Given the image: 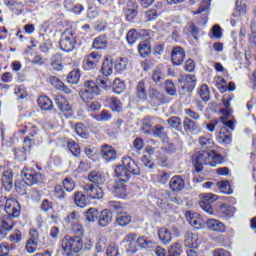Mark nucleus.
<instances>
[{"label": "nucleus", "mask_w": 256, "mask_h": 256, "mask_svg": "<svg viewBox=\"0 0 256 256\" xmlns=\"http://www.w3.org/2000/svg\"><path fill=\"white\" fill-rule=\"evenodd\" d=\"M199 144L203 151L195 153L192 157V163L197 173L203 171V165L217 167V165H223L225 163L223 155L217 153L215 150H210L215 145L213 139L208 136H201L199 138Z\"/></svg>", "instance_id": "obj_1"}, {"label": "nucleus", "mask_w": 256, "mask_h": 256, "mask_svg": "<svg viewBox=\"0 0 256 256\" xmlns=\"http://www.w3.org/2000/svg\"><path fill=\"white\" fill-rule=\"evenodd\" d=\"M115 173L119 181L127 183L129 179H131V175H134L135 177L141 175V169L131 156H125L122 158V165L116 167Z\"/></svg>", "instance_id": "obj_2"}, {"label": "nucleus", "mask_w": 256, "mask_h": 256, "mask_svg": "<svg viewBox=\"0 0 256 256\" xmlns=\"http://www.w3.org/2000/svg\"><path fill=\"white\" fill-rule=\"evenodd\" d=\"M62 249L66 256L77 255L83 249V239L79 236L66 235L62 240Z\"/></svg>", "instance_id": "obj_3"}, {"label": "nucleus", "mask_w": 256, "mask_h": 256, "mask_svg": "<svg viewBox=\"0 0 256 256\" xmlns=\"http://www.w3.org/2000/svg\"><path fill=\"white\" fill-rule=\"evenodd\" d=\"M100 71L102 74L97 77L96 82L102 89L107 90L111 85L109 75H113V60L111 58H105Z\"/></svg>", "instance_id": "obj_4"}, {"label": "nucleus", "mask_w": 256, "mask_h": 256, "mask_svg": "<svg viewBox=\"0 0 256 256\" xmlns=\"http://www.w3.org/2000/svg\"><path fill=\"white\" fill-rule=\"evenodd\" d=\"M79 95L84 103H91L95 97L101 95V89H99L97 83L89 80L85 82L84 89L80 91Z\"/></svg>", "instance_id": "obj_5"}, {"label": "nucleus", "mask_w": 256, "mask_h": 256, "mask_svg": "<svg viewBox=\"0 0 256 256\" xmlns=\"http://www.w3.org/2000/svg\"><path fill=\"white\" fill-rule=\"evenodd\" d=\"M75 45H77V35L75 31L66 29L61 35L60 49L66 53H71V51L75 49Z\"/></svg>", "instance_id": "obj_6"}, {"label": "nucleus", "mask_w": 256, "mask_h": 256, "mask_svg": "<svg viewBox=\"0 0 256 256\" xmlns=\"http://www.w3.org/2000/svg\"><path fill=\"white\" fill-rule=\"evenodd\" d=\"M174 237H180L179 229L173 226L170 229L161 228L158 230L159 241L162 242L163 245H169L171 241H173Z\"/></svg>", "instance_id": "obj_7"}, {"label": "nucleus", "mask_w": 256, "mask_h": 256, "mask_svg": "<svg viewBox=\"0 0 256 256\" xmlns=\"http://www.w3.org/2000/svg\"><path fill=\"white\" fill-rule=\"evenodd\" d=\"M217 201V195L215 194H203L202 199L199 201V207L208 215H214L213 203Z\"/></svg>", "instance_id": "obj_8"}, {"label": "nucleus", "mask_w": 256, "mask_h": 256, "mask_svg": "<svg viewBox=\"0 0 256 256\" xmlns=\"http://www.w3.org/2000/svg\"><path fill=\"white\" fill-rule=\"evenodd\" d=\"M29 236L30 238L26 242L25 249L27 253L33 255V253L37 251L39 243H41V240L39 239V231H37L35 228H32L30 229Z\"/></svg>", "instance_id": "obj_9"}, {"label": "nucleus", "mask_w": 256, "mask_h": 256, "mask_svg": "<svg viewBox=\"0 0 256 256\" xmlns=\"http://www.w3.org/2000/svg\"><path fill=\"white\" fill-rule=\"evenodd\" d=\"M22 179L26 185H37V183H43V174L32 170L22 171Z\"/></svg>", "instance_id": "obj_10"}, {"label": "nucleus", "mask_w": 256, "mask_h": 256, "mask_svg": "<svg viewBox=\"0 0 256 256\" xmlns=\"http://www.w3.org/2000/svg\"><path fill=\"white\" fill-rule=\"evenodd\" d=\"M54 103L57 105L59 111L65 113L68 117H73V107L63 95L54 96Z\"/></svg>", "instance_id": "obj_11"}, {"label": "nucleus", "mask_w": 256, "mask_h": 256, "mask_svg": "<svg viewBox=\"0 0 256 256\" xmlns=\"http://www.w3.org/2000/svg\"><path fill=\"white\" fill-rule=\"evenodd\" d=\"M83 190L86 193L88 199H103L105 197V193L103 189L99 186H94L93 184H85L83 186Z\"/></svg>", "instance_id": "obj_12"}, {"label": "nucleus", "mask_w": 256, "mask_h": 256, "mask_svg": "<svg viewBox=\"0 0 256 256\" xmlns=\"http://www.w3.org/2000/svg\"><path fill=\"white\" fill-rule=\"evenodd\" d=\"M100 157H102L103 161L106 163H112V161L117 159V150L111 145L103 144L100 148Z\"/></svg>", "instance_id": "obj_13"}, {"label": "nucleus", "mask_w": 256, "mask_h": 256, "mask_svg": "<svg viewBox=\"0 0 256 256\" xmlns=\"http://www.w3.org/2000/svg\"><path fill=\"white\" fill-rule=\"evenodd\" d=\"M99 61H101L100 54L97 52H92L83 60V69L85 71H92V69H97Z\"/></svg>", "instance_id": "obj_14"}, {"label": "nucleus", "mask_w": 256, "mask_h": 256, "mask_svg": "<svg viewBox=\"0 0 256 256\" xmlns=\"http://www.w3.org/2000/svg\"><path fill=\"white\" fill-rule=\"evenodd\" d=\"M149 84V79L144 78L136 84L135 95L138 101H147V85Z\"/></svg>", "instance_id": "obj_15"}, {"label": "nucleus", "mask_w": 256, "mask_h": 256, "mask_svg": "<svg viewBox=\"0 0 256 256\" xmlns=\"http://www.w3.org/2000/svg\"><path fill=\"white\" fill-rule=\"evenodd\" d=\"M123 243L127 244L128 253H137L139 251V238H137V234L130 233L126 235L123 239Z\"/></svg>", "instance_id": "obj_16"}, {"label": "nucleus", "mask_w": 256, "mask_h": 256, "mask_svg": "<svg viewBox=\"0 0 256 256\" xmlns=\"http://www.w3.org/2000/svg\"><path fill=\"white\" fill-rule=\"evenodd\" d=\"M182 89L188 91V93H193V89H195L197 85V76L194 74H187L182 77Z\"/></svg>", "instance_id": "obj_17"}, {"label": "nucleus", "mask_w": 256, "mask_h": 256, "mask_svg": "<svg viewBox=\"0 0 256 256\" xmlns=\"http://www.w3.org/2000/svg\"><path fill=\"white\" fill-rule=\"evenodd\" d=\"M184 245L188 249H197L199 247V235L191 231L185 233Z\"/></svg>", "instance_id": "obj_18"}, {"label": "nucleus", "mask_w": 256, "mask_h": 256, "mask_svg": "<svg viewBox=\"0 0 256 256\" xmlns=\"http://www.w3.org/2000/svg\"><path fill=\"white\" fill-rule=\"evenodd\" d=\"M171 61L173 65H182L185 61V50L180 46L174 47L172 49Z\"/></svg>", "instance_id": "obj_19"}, {"label": "nucleus", "mask_w": 256, "mask_h": 256, "mask_svg": "<svg viewBox=\"0 0 256 256\" xmlns=\"http://www.w3.org/2000/svg\"><path fill=\"white\" fill-rule=\"evenodd\" d=\"M113 221V212L109 209H104L100 212L98 216V225L99 227H107L111 225Z\"/></svg>", "instance_id": "obj_20"}, {"label": "nucleus", "mask_w": 256, "mask_h": 256, "mask_svg": "<svg viewBox=\"0 0 256 256\" xmlns=\"http://www.w3.org/2000/svg\"><path fill=\"white\" fill-rule=\"evenodd\" d=\"M169 187L171 191L175 193H179V191H183L185 189V180L179 175L171 178L169 182Z\"/></svg>", "instance_id": "obj_21"}, {"label": "nucleus", "mask_w": 256, "mask_h": 256, "mask_svg": "<svg viewBox=\"0 0 256 256\" xmlns=\"http://www.w3.org/2000/svg\"><path fill=\"white\" fill-rule=\"evenodd\" d=\"M186 219L194 229H203L205 227V221L201 218L195 217L194 213L186 212Z\"/></svg>", "instance_id": "obj_22"}, {"label": "nucleus", "mask_w": 256, "mask_h": 256, "mask_svg": "<svg viewBox=\"0 0 256 256\" xmlns=\"http://www.w3.org/2000/svg\"><path fill=\"white\" fill-rule=\"evenodd\" d=\"M206 226L208 227V229H211V231H216L217 233H225V231H227V227H225V224L215 219L207 220Z\"/></svg>", "instance_id": "obj_23"}, {"label": "nucleus", "mask_w": 256, "mask_h": 256, "mask_svg": "<svg viewBox=\"0 0 256 256\" xmlns=\"http://www.w3.org/2000/svg\"><path fill=\"white\" fill-rule=\"evenodd\" d=\"M217 141L220 145H231L232 138L227 127H222L220 129Z\"/></svg>", "instance_id": "obj_24"}, {"label": "nucleus", "mask_w": 256, "mask_h": 256, "mask_svg": "<svg viewBox=\"0 0 256 256\" xmlns=\"http://www.w3.org/2000/svg\"><path fill=\"white\" fill-rule=\"evenodd\" d=\"M74 202L77 207H80V209H85V207L89 205V197L83 194V192H75Z\"/></svg>", "instance_id": "obj_25"}, {"label": "nucleus", "mask_w": 256, "mask_h": 256, "mask_svg": "<svg viewBox=\"0 0 256 256\" xmlns=\"http://www.w3.org/2000/svg\"><path fill=\"white\" fill-rule=\"evenodd\" d=\"M137 13V5L132 2L128 3L125 9L126 21L133 23L135 17H137Z\"/></svg>", "instance_id": "obj_26"}, {"label": "nucleus", "mask_w": 256, "mask_h": 256, "mask_svg": "<svg viewBox=\"0 0 256 256\" xmlns=\"http://www.w3.org/2000/svg\"><path fill=\"white\" fill-rule=\"evenodd\" d=\"M88 180L90 183H94V185H104L105 184V175L101 172L92 171L88 175Z\"/></svg>", "instance_id": "obj_27"}, {"label": "nucleus", "mask_w": 256, "mask_h": 256, "mask_svg": "<svg viewBox=\"0 0 256 256\" xmlns=\"http://www.w3.org/2000/svg\"><path fill=\"white\" fill-rule=\"evenodd\" d=\"M155 125V118L153 116H147L143 119L141 130L144 135H151V128Z\"/></svg>", "instance_id": "obj_28"}, {"label": "nucleus", "mask_w": 256, "mask_h": 256, "mask_svg": "<svg viewBox=\"0 0 256 256\" xmlns=\"http://www.w3.org/2000/svg\"><path fill=\"white\" fill-rule=\"evenodd\" d=\"M183 127L185 133H195V131H199V124L187 117L183 121Z\"/></svg>", "instance_id": "obj_29"}, {"label": "nucleus", "mask_w": 256, "mask_h": 256, "mask_svg": "<svg viewBox=\"0 0 256 256\" xmlns=\"http://www.w3.org/2000/svg\"><path fill=\"white\" fill-rule=\"evenodd\" d=\"M219 213L225 219H231V217L235 215V207L228 204H222Z\"/></svg>", "instance_id": "obj_30"}, {"label": "nucleus", "mask_w": 256, "mask_h": 256, "mask_svg": "<svg viewBox=\"0 0 256 256\" xmlns=\"http://www.w3.org/2000/svg\"><path fill=\"white\" fill-rule=\"evenodd\" d=\"M131 215L127 212H118L117 216H116V223L120 226V227H126V225H129V223H131Z\"/></svg>", "instance_id": "obj_31"}, {"label": "nucleus", "mask_w": 256, "mask_h": 256, "mask_svg": "<svg viewBox=\"0 0 256 256\" xmlns=\"http://www.w3.org/2000/svg\"><path fill=\"white\" fill-rule=\"evenodd\" d=\"M148 95L151 101H156L157 103H165V94L161 93L156 88H150L148 90Z\"/></svg>", "instance_id": "obj_32"}, {"label": "nucleus", "mask_w": 256, "mask_h": 256, "mask_svg": "<svg viewBox=\"0 0 256 256\" xmlns=\"http://www.w3.org/2000/svg\"><path fill=\"white\" fill-rule=\"evenodd\" d=\"M38 107L43 111H51L53 109V101L47 96H40L38 98Z\"/></svg>", "instance_id": "obj_33"}, {"label": "nucleus", "mask_w": 256, "mask_h": 256, "mask_svg": "<svg viewBox=\"0 0 256 256\" xmlns=\"http://www.w3.org/2000/svg\"><path fill=\"white\" fill-rule=\"evenodd\" d=\"M63 56L60 53L55 54L51 58V67L54 69V71H63Z\"/></svg>", "instance_id": "obj_34"}, {"label": "nucleus", "mask_w": 256, "mask_h": 256, "mask_svg": "<svg viewBox=\"0 0 256 256\" xmlns=\"http://www.w3.org/2000/svg\"><path fill=\"white\" fill-rule=\"evenodd\" d=\"M99 215L100 212L96 208H89L85 212V218L88 221V223H95V221H99Z\"/></svg>", "instance_id": "obj_35"}, {"label": "nucleus", "mask_w": 256, "mask_h": 256, "mask_svg": "<svg viewBox=\"0 0 256 256\" xmlns=\"http://www.w3.org/2000/svg\"><path fill=\"white\" fill-rule=\"evenodd\" d=\"M114 187V193H116L117 197H120V199H125L127 197V186L125 185V182L119 180Z\"/></svg>", "instance_id": "obj_36"}, {"label": "nucleus", "mask_w": 256, "mask_h": 256, "mask_svg": "<svg viewBox=\"0 0 256 256\" xmlns=\"http://www.w3.org/2000/svg\"><path fill=\"white\" fill-rule=\"evenodd\" d=\"M138 52L141 57H148L151 54V43L149 41L140 42Z\"/></svg>", "instance_id": "obj_37"}, {"label": "nucleus", "mask_w": 256, "mask_h": 256, "mask_svg": "<svg viewBox=\"0 0 256 256\" xmlns=\"http://www.w3.org/2000/svg\"><path fill=\"white\" fill-rule=\"evenodd\" d=\"M217 187L220 190L221 193L224 195H231L233 194V189L231 188V184L227 180H223L220 182H217Z\"/></svg>", "instance_id": "obj_38"}, {"label": "nucleus", "mask_w": 256, "mask_h": 256, "mask_svg": "<svg viewBox=\"0 0 256 256\" xmlns=\"http://www.w3.org/2000/svg\"><path fill=\"white\" fill-rule=\"evenodd\" d=\"M168 125H170L171 129H175V131H182L183 129V122L181 118L177 116L170 117L167 120Z\"/></svg>", "instance_id": "obj_39"}, {"label": "nucleus", "mask_w": 256, "mask_h": 256, "mask_svg": "<svg viewBox=\"0 0 256 256\" xmlns=\"http://www.w3.org/2000/svg\"><path fill=\"white\" fill-rule=\"evenodd\" d=\"M138 246L140 249H153V247H155V242L145 236H142L138 238Z\"/></svg>", "instance_id": "obj_40"}, {"label": "nucleus", "mask_w": 256, "mask_h": 256, "mask_svg": "<svg viewBox=\"0 0 256 256\" xmlns=\"http://www.w3.org/2000/svg\"><path fill=\"white\" fill-rule=\"evenodd\" d=\"M163 196L165 197V201H170L171 203H176V205H183V199L177 195H173V193L165 190L163 192Z\"/></svg>", "instance_id": "obj_41"}, {"label": "nucleus", "mask_w": 256, "mask_h": 256, "mask_svg": "<svg viewBox=\"0 0 256 256\" xmlns=\"http://www.w3.org/2000/svg\"><path fill=\"white\" fill-rule=\"evenodd\" d=\"M79 79H81V71H79V69L72 70L67 76V81L71 85H77Z\"/></svg>", "instance_id": "obj_42"}, {"label": "nucleus", "mask_w": 256, "mask_h": 256, "mask_svg": "<svg viewBox=\"0 0 256 256\" xmlns=\"http://www.w3.org/2000/svg\"><path fill=\"white\" fill-rule=\"evenodd\" d=\"M110 109L116 113H121L123 111V103L119 98L112 97L110 98Z\"/></svg>", "instance_id": "obj_43"}, {"label": "nucleus", "mask_w": 256, "mask_h": 256, "mask_svg": "<svg viewBox=\"0 0 256 256\" xmlns=\"http://www.w3.org/2000/svg\"><path fill=\"white\" fill-rule=\"evenodd\" d=\"M112 89L116 95H121V93L125 91V82L121 81L119 78H116L112 83Z\"/></svg>", "instance_id": "obj_44"}, {"label": "nucleus", "mask_w": 256, "mask_h": 256, "mask_svg": "<svg viewBox=\"0 0 256 256\" xmlns=\"http://www.w3.org/2000/svg\"><path fill=\"white\" fill-rule=\"evenodd\" d=\"M92 47L94 49H105L107 47V36H98L94 39Z\"/></svg>", "instance_id": "obj_45"}, {"label": "nucleus", "mask_w": 256, "mask_h": 256, "mask_svg": "<svg viewBox=\"0 0 256 256\" xmlns=\"http://www.w3.org/2000/svg\"><path fill=\"white\" fill-rule=\"evenodd\" d=\"M247 4H243L241 1H236V8L233 12V17H241V15H246Z\"/></svg>", "instance_id": "obj_46"}, {"label": "nucleus", "mask_w": 256, "mask_h": 256, "mask_svg": "<svg viewBox=\"0 0 256 256\" xmlns=\"http://www.w3.org/2000/svg\"><path fill=\"white\" fill-rule=\"evenodd\" d=\"M164 89L167 95H170V97H175V95H177V89L175 88V84L170 79L165 81Z\"/></svg>", "instance_id": "obj_47"}, {"label": "nucleus", "mask_w": 256, "mask_h": 256, "mask_svg": "<svg viewBox=\"0 0 256 256\" xmlns=\"http://www.w3.org/2000/svg\"><path fill=\"white\" fill-rule=\"evenodd\" d=\"M198 93L202 101H205L206 103L207 101H209V99H211V92L209 91V86H207L206 84H203L200 87Z\"/></svg>", "instance_id": "obj_48"}, {"label": "nucleus", "mask_w": 256, "mask_h": 256, "mask_svg": "<svg viewBox=\"0 0 256 256\" xmlns=\"http://www.w3.org/2000/svg\"><path fill=\"white\" fill-rule=\"evenodd\" d=\"M137 39H139V32L135 29H131L128 31L126 35V41L129 45H135L137 43Z\"/></svg>", "instance_id": "obj_49"}, {"label": "nucleus", "mask_w": 256, "mask_h": 256, "mask_svg": "<svg viewBox=\"0 0 256 256\" xmlns=\"http://www.w3.org/2000/svg\"><path fill=\"white\" fill-rule=\"evenodd\" d=\"M67 147L74 157H79L81 155V147L75 141L68 142Z\"/></svg>", "instance_id": "obj_50"}, {"label": "nucleus", "mask_w": 256, "mask_h": 256, "mask_svg": "<svg viewBox=\"0 0 256 256\" xmlns=\"http://www.w3.org/2000/svg\"><path fill=\"white\" fill-rule=\"evenodd\" d=\"M151 79L156 85H161V82L165 79V74H163L161 70L155 69L152 73Z\"/></svg>", "instance_id": "obj_51"}, {"label": "nucleus", "mask_w": 256, "mask_h": 256, "mask_svg": "<svg viewBox=\"0 0 256 256\" xmlns=\"http://www.w3.org/2000/svg\"><path fill=\"white\" fill-rule=\"evenodd\" d=\"M75 131H76V134L82 139H87V136L89 135L87 133V128L85 127V125L81 123L76 124Z\"/></svg>", "instance_id": "obj_52"}, {"label": "nucleus", "mask_w": 256, "mask_h": 256, "mask_svg": "<svg viewBox=\"0 0 256 256\" xmlns=\"http://www.w3.org/2000/svg\"><path fill=\"white\" fill-rule=\"evenodd\" d=\"M62 185V187L65 189V191H68V193H71V191L75 189V181H73L72 178H65Z\"/></svg>", "instance_id": "obj_53"}, {"label": "nucleus", "mask_w": 256, "mask_h": 256, "mask_svg": "<svg viewBox=\"0 0 256 256\" xmlns=\"http://www.w3.org/2000/svg\"><path fill=\"white\" fill-rule=\"evenodd\" d=\"M54 195L55 197H57V199H60L61 201H63V199L67 197V193H65V189L61 185H56L54 187Z\"/></svg>", "instance_id": "obj_54"}, {"label": "nucleus", "mask_w": 256, "mask_h": 256, "mask_svg": "<svg viewBox=\"0 0 256 256\" xmlns=\"http://www.w3.org/2000/svg\"><path fill=\"white\" fill-rule=\"evenodd\" d=\"M70 226H71L72 232L74 233V235H76V237H83V234H84L83 226L79 222L70 224Z\"/></svg>", "instance_id": "obj_55"}, {"label": "nucleus", "mask_w": 256, "mask_h": 256, "mask_svg": "<svg viewBox=\"0 0 256 256\" xmlns=\"http://www.w3.org/2000/svg\"><path fill=\"white\" fill-rule=\"evenodd\" d=\"M79 212L73 211L72 213L68 214L65 218L66 223H69V225H73V223H79Z\"/></svg>", "instance_id": "obj_56"}, {"label": "nucleus", "mask_w": 256, "mask_h": 256, "mask_svg": "<svg viewBox=\"0 0 256 256\" xmlns=\"http://www.w3.org/2000/svg\"><path fill=\"white\" fill-rule=\"evenodd\" d=\"M2 229H5L6 231H13V228L15 227V222H13V219L8 216L6 220L2 221Z\"/></svg>", "instance_id": "obj_57"}, {"label": "nucleus", "mask_w": 256, "mask_h": 256, "mask_svg": "<svg viewBox=\"0 0 256 256\" xmlns=\"http://www.w3.org/2000/svg\"><path fill=\"white\" fill-rule=\"evenodd\" d=\"M111 119H113V115L107 110H102L100 114L96 116L97 121H111Z\"/></svg>", "instance_id": "obj_58"}, {"label": "nucleus", "mask_w": 256, "mask_h": 256, "mask_svg": "<svg viewBox=\"0 0 256 256\" xmlns=\"http://www.w3.org/2000/svg\"><path fill=\"white\" fill-rule=\"evenodd\" d=\"M5 211L8 215V217H14V218H17L19 217L21 211L11 205H6L5 207Z\"/></svg>", "instance_id": "obj_59"}, {"label": "nucleus", "mask_w": 256, "mask_h": 256, "mask_svg": "<svg viewBox=\"0 0 256 256\" xmlns=\"http://www.w3.org/2000/svg\"><path fill=\"white\" fill-rule=\"evenodd\" d=\"M115 69L117 73H123L127 69V60L125 58H120L115 64Z\"/></svg>", "instance_id": "obj_60"}, {"label": "nucleus", "mask_w": 256, "mask_h": 256, "mask_svg": "<svg viewBox=\"0 0 256 256\" xmlns=\"http://www.w3.org/2000/svg\"><path fill=\"white\" fill-rule=\"evenodd\" d=\"M40 209L44 213H47V212L51 211V209H53V202L50 201L49 199L42 200L41 205H40Z\"/></svg>", "instance_id": "obj_61"}, {"label": "nucleus", "mask_w": 256, "mask_h": 256, "mask_svg": "<svg viewBox=\"0 0 256 256\" xmlns=\"http://www.w3.org/2000/svg\"><path fill=\"white\" fill-rule=\"evenodd\" d=\"M188 31H190L192 37L195 39V41H197L199 39V37L197 35H199V28H197V26H195V24L193 22L188 23Z\"/></svg>", "instance_id": "obj_62"}, {"label": "nucleus", "mask_w": 256, "mask_h": 256, "mask_svg": "<svg viewBox=\"0 0 256 256\" xmlns=\"http://www.w3.org/2000/svg\"><path fill=\"white\" fill-rule=\"evenodd\" d=\"M106 255L107 256H117V255H119V247L115 244H111L110 246H108V248L106 250Z\"/></svg>", "instance_id": "obj_63"}, {"label": "nucleus", "mask_w": 256, "mask_h": 256, "mask_svg": "<svg viewBox=\"0 0 256 256\" xmlns=\"http://www.w3.org/2000/svg\"><path fill=\"white\" fill-rule=\"evenodd\" d=\"M169 256H181V246L179 244L173 245L169 251Z\"/></svg>", "instance_id": "obj_64"}]
</instances>
